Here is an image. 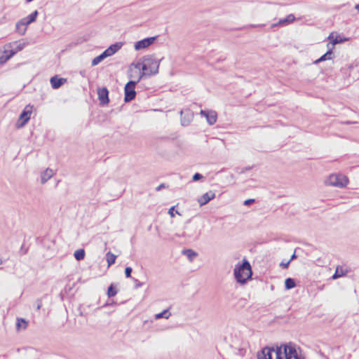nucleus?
Returning <instances> with one entry per match:
<instances>
[{
    "label": "nucleus",
    "instance_id": "nucleus-52",
    "mask_svg": "<svg viewBox=\"0 0 359 359\" xmlns=\"http://www.w3.org/2000/svg\"><path fill=\"white\" fill-rule=\"evenodd\" d=\"M175 212H176V213H177V215H180V212H179L177 210H175Z\"/></svg>",
    "mask_w": 359,
    "mask_h": 359
},
{
    "label": "nucleus",
    "instance_id": "nucleus-26",
    "mask_svg": "<svg viewBox=\"0 0 359 359\" xmlns=\"http://www.w3.org/2000/svg\"><path fill=\"white\" fill-rule=\"evenodd\" d=\"M116 256L111 253V252H108L106 254V259L109 266L113 265L116 262Z\"/></svg>",
    "mask_w": 359,
    "mask_h": 359
},
{
    "label": "nucleus",
    "instance_id": "nucleus-28",
    "mask_svg": "<svg viewBox=\"0 0 359 359\" xmlns=\"http://www.w3.org/2000/svg\"><path fill=\"white\" fill-rule=\"evenodd\" d=\"M170 315H171V313L169 312V309H164L163 311H162L161 312H160L158 313H156L155 315V318L156 319H160V318L168 319Z\"/></svg>",
    "mask_w": 359,
    "mask_h": 359
},
{
    "label": "nucleus",
    "instance_id": "nucleus-38",
    "mask_svg": "<svg viewBox=\"0 0 359 359\" xmlns=\"http://www.w3.org/2000/svg\"><path fill=\"white\" fill-rule=\"evenodd\" d=\"M132 280L134 281L135 283V288H138V287H140L143 285V283L142 282H140L137 279L135 278H132Z\"/></svg>",
    "mask_w": 359,
    "mask_h": 359
},
{
    "label": "nucleus",
    "instance_id": "nucleus-14",
    "mask_svg": "<svg viewBox=\"0 0 359 359\" xmlns=\"http://www.w3.org/2000/svg\"><path fill=\"white\" fill-rule=\"evenodd\" d=\"M328 50L325 53H324L323 55H321L318 59L314 61V64L317 65L321 62L331 60L332 58V55L334 54L333 53V47L330 46V43H327V45Z\"/></svg>",
    "mask_w": 359,
    "mask_h": 359
},
{
    "label": "nucleus",
    "instance_id": "nucleus-23",
    "mask_svg": "<svg viewBox=\"0 0 359 359\" xmlns=\"http://www.w3.org/2000/svg\"><path fill=\"white\" fill-rule=\"evenodd\" d=\"M76 283H73L72 285H67L65 288L60 292V297L62 300L64 299L65 295H68L70 294L71 291L72 290L73 287L75 286Z\"/></svg>",
    "mask_w": 359,
    "mask_h": 359
},
{
    "label": "nucleus",
    "instance_id": "nucleus-4",
    "mask_svg": "<svg viewBox=\"0 0 359 359\" xmlns=\"http://www.w3.org/2000/svg\"><path fill=\"white\" fill-rule=\"evenodd\" d=\"M348 178L341 174H331L325 181V184L328 186L344 188L348 183Z\"/></svg>",
    "mask_w": 359,
    "mask_h": 359
},
{
    "label": "nucleus",
    "instance_id": "nucleus-22",
    "mask_svg": "<svg viewBox=\"0 0 359 359\" xmlns=\"http://www.w3.org/2000/svg\"><path fill=\"white\" fill-rule=\"evenodd\" d=\"M347 273V271L344 270L342 266H338L336 268L334 273L332 275V279H337L338 278L342 277L344 276H346Z\"/></svg>",
    "mask_w": 359,
    "mask_h": 359
},
{
    "label": "nucleus",
    "instance_id": "nucleus-29",
    "mask_svg": "<svg viewBox=\"0 0 359 359\" xmlns=\"http://www.w3.org/2000/svg\"><path fill=\"white\" fill-rule=\"evenodd\" d=\"M18 25V21L15 24V32H18L20 35L23 36L25 34L27 28L23 27L22 25Z\"/></svg>",
    "mask_w": 359,
    "mask_h": 359
},
{
    "label": "nucleus",
    "instance_id": "nucleus-45",
    "mask_svg": "<svg viewBox=\"0 0 359 359\" xmlns=\"http://www.w3.org/2000/svg\"><path fill=\"white\" fill-rule=\"evenodd\" d=\"M264 25L262 24V25H253V24H251L250 25H248L249 27H264Z\"/></svg>",
    "mask_w": 359,
    "mask_h": 359
},
{
    "label": "nucleus",
    "instance_id": "nucleus-43",
    "mask_svg": "<svg viewBox=\"0 0 359 359\" xmlns=\"http://www.w3.org/2000/svg\"><path fill=\"white\" fill-rule=\"evenodd\" d=\"M175 209V206H172L168 210V214L170 215L171 217H175V214H174Z\"/></svg>",
    "mask_w": 359,
    "mask_h": 359
},
{
    "label": "nucleus",
    "instance_id": "nucleus-6",
    "mask_svg": "<svg viewBox=\"0 0 359 359\" xmlns=\"http://www.w3.org/2000/svg\"><path fill=\"white\" fill-rule=\"evenodd\" d=\"M32 113V106L30 104L27 105L20 114L19 118L16 123L17 128H23L28 123L30 119Z\"/></svg>",
    "mask_w": 359,
    "mask_h": 359
},
{
    "label": "nucleus",
    "instance_id": "nucleus-50",
    "mask_svg": "<svg viewBox=\"0 0 359 359\" xmlns=\"http://www.w3.org/2000/svg\"><path fill=\"white\" fill-rule=\"evenodd\" d=\"M353 67H354V65H353V64H352V65H351L349 66V69H353Z\"/></svg>",
    "mask_w": 359,
    "mask_h": 359
},
{
    "label": "nucleus",
    "instance_id": "nucleus-48",
    "mask_svg": "<svg viewBox=\"0 0 359 359\" xmlns=\"http://www.w3.org/2000/svg\"><path fill=\"white\" fill-rule=\"evenodd\" d=\"M135 76V74H134L133 73H131V74H128V77L129 78H133Z\"/></svg>",
    "mask_w": 359,
    "mask_h": 359
},
{
    "label": "nucleus",
    "instance_id": "nucleus-47",
    "mask_svg": "<svg viewBox=\"0 0 359 359\" xmlns=\"http://www.w3.org/2000/svg\"><path fill=\"white\" fill-rule=\"evenodd\" d=\"M250 169H251V167H245V168H243V169H242V170H241V173H244V172H245L246 171L250 170Z\"/></svg>",
    "mask_w": 359,
    "mask_h": 359
},
{
    "label": "nucleus",
    "instance_id": "nucleus-13",
    "mask_svg": "<svg viewBox=\"0 0 359 359\" xmlns=\"http://www.w3.org/2000/svg\"><path fill=\"white\" fill-rule=\"evenodd\" d=\"M327 39L330 40L329 43L332 44L331 47H333V48L336 44L342 43L348 40V38L341 36V35H339V34H337L334 36L333 33H331L329 35Z\"/></svg>",
    "mask_w": 359,
    "mask_h": 359
},
{
    "label": "nucleus",
    "instance_id": "nucleus-10",
    "mask_svg": "<svg viewBox=\"0 0 359 359\" xmlns=\"http://www.w3.org/2000/svg\"><path fill=\"white\" fill-rule=\"evenodd\" d=\"M181 124L183 126H187L192 121L194 114L189 109H182L180 111Z\"/></svg>",
    "mask_w": 359,
    "mask_h": 359
},
{
    "label": "nucleus",
    "instance_id": "nucleus-36",
    "mask_svg": "<svg viewBox=\"0 0 359 359\" xmlns=\"http://www.w3.org/2000/svg\"><path fill=\"white\" fill-rule=\"evenodd\" d=\"M26 43H19V44H17L15 50H16V52H19V51H21L26 46Z\"/></svg>",
    "mask_w": 359,
    "mask_h": 359
},
{
    "label": "nucleus",
    "instance_id": "nucleus-11",
    "mask_svg": "<svg viewBox=\"0 0 359 359\" xmlns=\"http://www.w3.org/2000/svg\"><path fill=\"white\" fill-rule=\"evenodd\" d=\"M215 198V194L212 191H209L205 194H203L200 198H198L197 201L200 206H203L208 203L211 200Z\"/></svg>",
    "mask_w": 359,
    "mask_h": 359
},
{
    "label": "nucleus",
    "instance_id": "nucleus-40",
    "mask_svg": "<svg viewBox=\"0 0 359 359\" xmlns=\"http://www.w3.org/2000/svg\"><path fill=\"white\" fill-rule=\"evenodd\" d=\"M35 304H36V309L37 311L40 310V309L41 308L42 306V300L41 299H37L35 302Z\"/></svg>",
    "mask_w": 359,
    "mask_h": 359
},
{
    "label": "nucleus",
    "instance_id": "nucleus-25",
    "mask_svg": "<svg viewBox=\"0 0 359 359\" xmlns=\"http://www.w3.org/2000/svg\"><path fill=\"white\" fill-rule=\"evenodd\" d=\"M297 285L296 281L292 278H287L285 280V288L286 290H291L294 287H295Z\"/></svg>",
    "mask_w": 359,
    "mask_h": 359
},
{
    "label": "nucleus",
    "instance_id": "nucleus-42",
    "mask_svg": "<svg viewBox=\"0 0 359 359\" xmlns=\"http://www.w3.org/2000/svg\"><path fill=\"white\" fill-rule=\"evenodd\" d=\"M166 187H168V185H166L165 183H162L161 184H159L156 188V191H159L161 190H162L164 188H166Z\"/></svg>",
    "mask_w": 359,
    "mask_h": 359
},
{
    "label": "nucleus",
    "instance_id": "nucleus-37",
    "mask_svg": "<svg viewBox=\"0 0 359 359\" xmlns=\"http://www.w3.org/2000/svg\"><path fill=\"white\" fill-rule=\"evenodd\" d=\"M28 252V248H25V244L23 243L20 249L19 254L20 255H25Z\"/></svg>",
    "mask_w": 359,
    "mask_h": 359
},
{
    "label": "nucleus",
    "instance_id": "nucleus-49",
    "mask_svg": "<svg viewBox=\"0 0 359 359\" xmlns=\"http://www.w3.org/2000/svg\"><path fill=\"white\" fill-rule=\"evenodd\" d=\"M355 8L358 11H359V3H358V4H357L355 6Z\"/></svg>",
    "mask_w": 359,
    "mask_h": 359
},
{
    "label": "nucleus",
    "instance_id": "nucleus-35",
    "mask_svg": "<svg viewBox=\"0 0 359 359\" xmlns=\"http://www.w3.org/2000/svg\"><path fill=\"white\" fill-rule=\"evenodd\" d=\"M133 272V269L132 267L130 266H126L125 268V276L126 278H132L133 277L131 276V273Z\"/></svg>",
    "mask_w": 359,
    "mask_h": 359
},
{
    "label": "nucleus",
    "instance_id": "nucleus-5",
    "mask_svg": "<svg viewBox=\"0 0 359 359\" xmlns=\"http://www.w3.org/2000/svg\"><path fill=\"white\" fill-rule=\"evenodd\" d=\"M140 80L139 78L137 81L130 80L124 86V102L126 103L130 102L135 100L137 93L135 91V86Z\"/></svg>",
    "mask_w": 359,
    "mask_h": 359
},
{
    "label": "nucleus",
    "instance_id": "nucleus-2",
    "mask_svg": "<svg viewBox=\"0 0 359 359\" xmlns=\"http://www.w3.org/2000/svg\"><path fill=\"white\" fill-rule=\"evenodd\" d=\"M233 276L238 283L244 285L252 279V270L248 260L244 258L241 262H238L234 269Z\"/></svg>",
    "mask_w": 359,
    "mask_h": 359
},
{
    "label": "nucleus",
    "instance_id": "nucleus-41",
    "mask_svg": "<svg viewBox=\"0 0 359 359\" xmlns=\"http://www.w3.org/2000/svg\"><path fill=\"white\" fill-rule=\"evenodd\" d=\"M255 202V199L248 198L243 202V205L248 206V205H250L254 203Z\"/></svg>",
    "mask_w": 359,
    "mask_h": 359
},
{
    "label": "nucleus",
    "instance_id": "nucleus-9",
    "mask_svg": "<svg viewBox=\"0 0 359 359\" xmlns=\"http://www.w3.org/2000/svg\"><path fill=\"white\" fill-rule=\"evenodd\" d=\"M200 114L205 117L207 122L210 126L214 125L217 121V114L215 111L201 109Z\"/></svg>",
    "mask_w": 359,
    "mask_h": 359
},
{
    "label": "nucleus",
    "instance_id": "nucleus-12",
    "mask_svg": "<svg viewBox=\"0 0 359 359\" xmlns=\"http://www.w3.org/2000/svg\"><path fill=\"white\" fill-rule=\"evenodd\" d=\"M66 82H67V79L60 77L58 75H54L50 79V83L51 87L53 89L60 88Z\"/></svg>",
    "mask_w": 359,
    "mask_h": 359
},
{
    "label": "nucleus",
    "instance_id": "nucleus-53",
    "mask_svg": "<svg viewBox=\"0 0 359 359\" xmlns=\"http://www.w3.org/2000/svg\"><path fill=\"white\" fill-rule=\"evenodd\" d=\"M1 264V260L0 259V264Z\"/></svg>",
    "mask_w": 359,
    "mask_h": 359
},
{
    "label": "nucleus",
    "instance_id": "nucleus-3",
    "mask_svg": "<svg viewBox=\"0 0 359 359\" xmlns=\"http://www.w3.org/2000/svg\"><path fill=\"white\" fill-rule=\"evenodd\" d=\"M143 66L142 72H139V80H141L144 76L155 75L158 72L159 64L161 60H157L154 55H147L143 57Z\"/></svg>",
    "mask_w": 359,
    "mask_h": 359
},
{
    "label": "nucleus",
    "instance_id": "nucleus-1",
    "mask_svg": "<svg viewBox=\"0 0 359 359\" xmlns=\"http://www.w3.org/2000/svg\"><path fill=\"white\" fill-rule=\"evenodd\" d=\"M257 359H305L302 349L293 342L265 346L257 352Z\"/></svg>",
    "mask_w": 359,
    "mask_h": 359
},
{
    "label": "nucleus",
    "instance_id": "nucleus-17",
    "mask_svg": "<svg viewBox=\"0 0 359 359\" xmlns=\"http://www.w3.org/2000/svg\"><path fill=\"white\" fill-rule=\"evenodd\" d=\"M53 175V170L47 168L41 175V182L45 184Z\"/></svg>",
    "mask_w": 359,
    "mask_h": 359
},
{
    "label": "nucleus",
    "instance_id": "nucleus-7",
    "mask_svg": "<svg viewBox=\"0 0 359 359\" xmlns=\"http://www.w3.org/2000/svg\"><path fill=\"white\" fill-rule=\"evenodd\" d=\"M158 39V36L146 37L142 40L137 41L135 43L134 48L135 50H140L145 49L154 43Z\"/></svg>",
    "mask_w": 359,
    "mask_h": 359
},
{
    "label": "nucleus",
    "instance_id": "nucleus-34",
    "mask_svg": "<svg viewBox=\"0 0 359 359\" xmlns=\"http://www.w3.org/2000/svg\"><path fill=\"white\" fill-rule=\"evenodd\" d=\"M204 178V176L199 173V172H196L195 174H194V175L192 176V181L194 182H197L200 180H202Z\"/></svg>",
    "mask_w": 359,
    "mask_h": 359
},
{
    "label": "nucleus",
    "instance_id": "nucleus-20",
    "mask_svg": "<svg viewBox=\"0 0 359 359\" xmlns=\"http://www.w3.org/2000/svg\"><path fill=\"white\" fill-rule=\"evenodd\" d=\"M109 56L107 55L106 51H103L101 54H100L99 55L95 57L93 60H92V62H91V65L92 66H96L98 64H100L103 60H104L105 58L108 57Z\"/></svg>",
    "mask_w": 359,
    "mask_h": 359
},
{
    "label": "nucleus",
    "instance_id": "nucleus-39",
    "mask_svg": "<svg viewBox=\"0 0 359 359\" xmlns=\"http://www.w3.org/2000/svg\"><path fill=\"white\" fill-rule=\"evenodd\" d=\"M290 260H288L287 262H281L280 263V266L282 268V269H287L290 266Z\"/></svg>",
    "mask_w": 359,
    "mask_h": 359
},
{
    "label": "nucleus",
    "instance_id": "nucleus-51",
    "mask_svg": "<svg viewBox=\"0 0 359 359\" xmlns=\"http://www.w3.org/2000/svg\"><path fill=\"white\" fill-rule=\"evenodd\" d=\"M6 47L11 48V43H8V44L6 45Z\"/></svg>",
    "mask_w": 359,
    "mask_h": 359
},
{
    "label": "nucleus",
    "instance_id": "nucleus-19",
    "mask_svg": "<svg viewBox=\"0 0 359 359\" xmlns=\"http://www.w3.org/2000/svg\"><path fill=\"white\" fill-rule=\"evenodd\" d=\"M182 255L187 256L189 261H193L197 256L198 253L192 249H184L182 251Z\"/></svg>",
    "mask_w": 359,
    "mask_h": 359
},
{
    "label": "nucleus",
    "instance_id": "nucleus-16",
    "mask_svg": "<svg viewBox=\"0 0 359 359\" xmlns=\"http://www.w3.org/2000/svg\"><path fill=\"white\" fill-rule=\"evenodd\" d=\"M123 45V43L122 42H116L110 45L106 50H104V51H106L107 55L110 57L118 52L121 48Z\"/></svg>",
    "mask_w": 359,
    "mask_h": 359
},
{
    "label": "nucleus",
    "instance_id": "nucleus-32",
    "mask_svg": "<svg viewBox=\"0 0 359 359\" xmlns=\"http://www.w3.org/2000/svg\"><path fill=\"white\" fill-rule=\"evenodd\" d=\"M130 66H134L135 69H139L140 72H142V66H143V59L141 58L137 62H133Z\"/></svg>",
    "mask_w": 359,
    "mask_h": 359
},
{
    "label": "nucleus",
    "instance_id": "nucleus-44",
    "mask_svg": "<svg viewBox=\"0 0 359 359\" xmlns=\"http://www.w3.org/2000/svg\"><path fill=\"white\" fill-rule=\"evenodd\" d=\"M116 305V302H115L114 300H112L111 302H107L103 305V307H106L107 306H114Z\"/></svg>",
    "mask_w": 359,
    "mask_h": 359
},
{
    "label": "nucleus",
    "instance_id": "nucleus-31",
    "mask_svg": "<svg viewBox=\"0 0 359 359\" xmlns=\"http://www.w3.org/2000/svg\"><path fill=\"white\" fill-rule=\"evenodd\" d=\"M4 51L6 52V55L8 57V60L13 57L16 53V50L15 48L11 49H5Z\"/></svg>",
    "mask_w": 359,
    "mask_h": 359
},
{
    "label": "nucleus",
    "instance_id": "nucleus-46",
    "mask_svg": "<svg viewBox=\"0 0 359 359\" xmlns=\"http://www.w3.org/2000/svg\"><path fill=\"white\" fill-rule=\"evenodd\" d=\"M297 255L295 253V251H294V253L291 255V257H290V259L289 260H290V262H291L292 260L297 259Z\"/></svg>",
    "mask_w": 359,
    "mask_h": 359
},
{
    "label": "nucleus",
    "instance_id": "nucleus-30",
    "mask_svg": "<svg viewBox=\"0 0 359 359\" xmlns=\"http://www.w3.org/2000/svg\"><path fill=\"white\" fill-rule=\"evenodd\" d=\"M8 60V57L6 55V52L0 51V65L5 64Z\"/></svg>",
    "mask_w": 359,
    "mask_h": 359
},
{
    "label": "nucleus",
    "instance_id": "nucleus-21",
    "mask_svg": "<svg viewBox=\"0 0 359 359\" xmlns=\"http://www.w3.org/2000/svg\"><path fill=\"white\" fill-rule=\"evenodd\" d=\"M118 293V289L116 287V285L114 283H111L107 290V295L109 298L114 297Z\"/></svg>",
    "mask_w": 359,
    "mask_h": 359
},
{
    "label": "nucleus",
    "instance_id": "nucleus-18",
    "mask_svg": "<svg viewBox=\"0 0 359 359\" xmlns=\"http://www.w3.org/2000/svg\"><path fill=\"white\" fill-rule=\"evenodd\" d=\"M28 326V321L22 318H18L15 327L18 331L20 330H26Z\"/></svg>",
    "mask_w": 359,
    "mask_h": 359
},
{
    "label": "nucleus",
    "instance_id": "nucleus-15",
    "mask_svg": "<svg viewBox=\"0 0 359 359\" xmlns=\"http://www.w3.org/2000/svg\"><path fill=\"white\" fill-rule=\"evenodd\" d=\"M295 20V16L293 14H289L285 18L280 19L279 21L277 23H274L271 25V27H275L277 26H283L287 25L292 22H294Z\"/></svg>",
    "mask_w": 359,
    "mask_h": 359
},
{
    "label": "nucleus",
    "instance_id": "nucleus-33",
    "mask_svg": "<svg viewBox=\"0 0 359 359\" xmlns=\"http://www.w3.org/2000/svg\"><path fill=\"white\" fill-rule=\"evenodd\" d=\"M28 20L23 18L22 19H20V20H18V25H22L23 27H27L31 23L27 22Z\"/></svg>",
    "mask_w": 359,
    "mask_h": 359
},
{
    "label": "nucleus",
    "instance_id": "nucleus-24",
    "mask_svg": "<svg viewBox=\"0 0 359 359\" xmlns=\"http://www.w3.org/2000/svg\"><path fill=\"white\" fill-rule=\"evenodd\" d=\"M74 256L77 261H81L84 259L86 256L85 250L83 248L76 250L74 253Z\"/></svg>",
    "mask_w": 359,
    "mask_h": 359
},
{
    "label": "nucleus",
    "instance_id": "nucleus-8",
    "mask_svg": "<svg viewBox=\"0 0 359 359\" xmlns=\"http://www.w3.org/2000/svg\"><path fill=\"white\" fill-rule=\"evenodd\" d=\"M109 92L107 87L104 86L102 88H98L97 96H98V100L100 102L99 104L101 107H104L109 104Z\"/></svg>",
    "mask_w": 359,
    "mask_h": 359
},
{
    "label": "nucleus",
    "instance_id": "nucleus-27",
    "mask_svg": "<svg viewBox=\"0 0 359 359\" xmlns=\"http://www.w3.org/2000/svg\"><path fill=\"white\" fill-rule=\"evenodd\" d=\"M39 14V11L37 10H35L32 13H31L29 15H28L27 17H25V18H26L28 20L27 22H29L32 24L36 21Z\"/></svg>",
    "mask_w": 359,
    "mask_h": 359
}]
</instances>
